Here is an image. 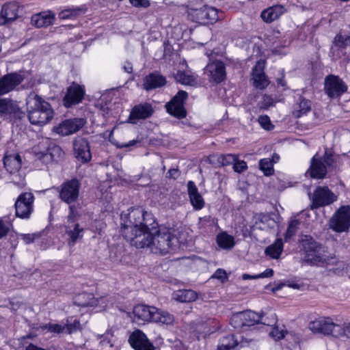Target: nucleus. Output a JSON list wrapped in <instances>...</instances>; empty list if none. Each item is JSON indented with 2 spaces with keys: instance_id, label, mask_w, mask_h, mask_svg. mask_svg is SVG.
<instances>
[{
  "instance_id": "obj_1",
  "label": "nucleus",
  "mask_w": 350,
  "mask_h": 350,
  "mask_svg": "<svg viewBox=\"0 0 350 350\" xmlns=\"http://www.w3.org/2000/svg\"><path fill=\"white\" fill-rule=\"evenodd\" d=\"M128 219L131 225L124 224L122 233L132 245L161 255L169 252L176 238L169 229L158 227L152 213L140 207L132 208Z\"/></svg>"
},
{
  "instance_id": "obj_2",
  "label": "nucleus",
  "mask_w": 350,
  "mask_h": 350,
  "mask_svg": "<svg viewBox=\"0 0 350 350\" xmlns=\"http://www.w3.org/2000/svg\"><path fill=\"white\" fill-rule=\"evenodd\" d=\"M26 105L32 124L42 126L53 119L54 112L51 105L35 92L28 95Z\"/></svg>"
},
{
  "instance_id": "obj_3",
  "label": "nucleus",
  "mask_w": 350,
  "mask_h": 350,
  "mask_svg": "<svg viewBox=\"0 0 350 350\" xmlns=\"http://www.w3.org/2000/svg\"><path fill=\"white\" fill-rule=\"evenodd\" d=\"M301 241L304 252V260L308 264L326 266L336 262L335 256L328 253L325 247L316 242L312 237L305 235Z\"/></svg>"
},
{
  "instance_id": "obj_4",
  "label": "nucleus",
  "mask_w": 350,
  "mask_h": 350,
  "mask_svg": "<svg viewBox=\"0 0 350 350\" xmlns=\"http://www.w3.org/2000/svg\"><path fill=\"white\" fill-rule=\"evenodd\" d=\"M70 212L65 224L66 234L68 237V244L73 246L78 241L81 240L84 229L77 221L79 215L74 206H70Z\"/></svg>"
},
{
  "instance_id": "obj_5",
  "label": "nucleus",
  "mask_w": 350,
  "mask_h": 350,
  "mask_svg": "<svg viewBox=\"0 0 350 350\" xmlns=\"http://www.w3.org/2000/svg\"><path fill=\"white\" fill-rule=\"evenodd\" d=\"M222 13L213 7L203 5L200 8H191L188 11V17L192 21L202 23H214L221 18Z\"/></svg>"
},
{
  "instance_id": "obj_6",
  "label": "nucleus",
  "mask_w": 350,
  "mask_h": 350,
  "mask_svg": "<svg viewBox=\"0 0 350 350\" xmlns=\"http://www.w3.org/2000/svg\"><path fill=\"white\" fill-rule=\"evenodd\" d=\"M334 162L333 154L325 152L323 157L314 156L311 160L310 168L307 173L313 178H323L327 173V168Z\"/></svg>"
},
{
  "instance_id": "obj_7",
  "label": "nucleus",
  "mask_w": 350,
  "mask_h": 350,
  "mask_svg": "<svg viewBox=\"0 0 350 350\" xmlns=\"http://www.w3.org/2000/svg\"><path fill=\"white\" fill-rule=\"evenodd\" d=\"M260 315L252 310H245L234 314L230 319L234 329L246 331L247 327L260 323Z\"/></svg>"
},
{
  "instance_id": "obj_8",
  "label": "nucleus",
  "mask_w": 350,
  "mask_h": 350,
  "mask_svg": "<svg viewBox=\"0 0 350 350\" xmlns=\"http://www.w3.org/2000/svg\"><path fill=\"white\" fill-rule=\"evenodd\" d=\"M308 328L314 334H321L325 336L338 334L339 324L335 323L329 317H321L308 324Z\"/></svg>"
},
{
  "instance_id": "obj_9",
  "label": "nucleus",
  "mask_w": 350,
  "mask_h": 350,
  "mask_svg": "<svg viewBox=\"0 0 350 350\" xmlns=\"http://www.w3.org/2000/svg\"><path fill=\"white\" fill-rule=\"evenodd\" d=\"M309 196L312 209L328 206L337 200V196L327 187H317L312 195L309 194Z\"/></svg>"
},
{
  "instance_id": "obj_10",
  "label": "nucleus",
  "mask_w": 350,
  "mask_h": 350,
  "mask_svg": "<svg viewBox=\"0 0 350 350\" xmlns=\"http://www.w3.org/2000/svg\"><path fill=\"white\" fill-rule=\"evenodd\" d=\"M329 226L337 232L347 231L350 226V206H341L330 219Z\"/></svg>"
},
{
  "instance_id": "obj_11",
  "label": "nucleus",
  "mask_w": 350,
  "mask_h": 350,
  "mask_svg": "<svg viewBox=\"0 0 350 350\" xmlns=\"http://www.w3.org/2000/svg\"><path fill=\"white\" fill-rule=\"evenodd\" d=\"M34 197L30 192L23 193L15 202L16 215L21 219H28L33 210Z\"/></svg>"
},
{
  "instance_id": "obj_12",
  "label": "nucleus",
  "mask_w": 350,
  "mask_h": 350,
  "mask_svg": "<svg viewBox=\"0 0 350 350\" xmlns=\"http://www.w3.org/2000/svg\"><path fill=\"white\" fill-rule=\"evenodd\" d=\"M188 94L185 91L179 90L174 98L166 104L167 111L178 119L185 118L187 112L184 107V102Z\"/></svg>"
},
{
  "instance_id": "obj_13",
  "label": "nucleus",
  "mask_w": 350,
  "mask_h": 350,
  "mask_svg": "<svg viewBox=\"0 0 350 350\" xmlns=\"http://www.w3.org/2000/svg\"><path fill=\"white\" fill-rule=\"evenodd\" d=\"M25 79L22 72H11L0 78V95H4L16 90Z\"/></svg>"
},
{
  "instance_id": "obj_14",
  "label": "nucleus",
  "mask_w": 350,
  "mask_h": 350,
  "mask_svg": "<svg viewBox=\"0 0 350 350\" xmlns=\"http://www.w3.org/2000/svg\"><path fill=\"white\" fill-rule=\"evenodd\" d=\"M80 183L77 179L64 183L59 191V198L67 204L75 202L79 195Z\"/></svg>"
},
{
  "instance_id": "obj_15",
  "label": "nucleus",
  "mask_w": 350,
  "mask_h": 350,
  "mask_svg": "<svg viewBox=\"0 0 350 350\" xmlns=\"http://www.w3.org/2000/svg\"><path fill=\"white\" fill-rule=\"evenodd\" d=\"M85 124L83 118H72L62 121L53 128V131L62 136L72 135L79 131Z\"/></svg>"
},
{
  "instance_id": "obj_16",
  "label": "nucleus",
  "mask_w": 350,
  "mask_h": 350,
  "mask_svg": "<svg viewBox=\"0 0 350 350\" xmlns=\"http://www.w3.org/2000/svg\"><path fill=\"white\" fill-rule=\"evenodd\" d=\"M345 83L334 75H329L325 80V91L331 98H336L347 91Z\"/></svg>"
},
{
  "instance_id": "obj_17",
  "label": "nucleus",
  "mask_w": 350,
  "mask_h": 350,
  "mask_svg": "<svg viewBox=\"0 0 350 350\" xmlns=\"http://www.w3.org/2000/svg\"><path fill=\"white\" fill-rule=\"evenodd\" d=\"M204 74L210 81L220 83L225 79L226 69L224 63L219 60L210 62L204 68Z\"/></svg>"
},
{
  "instance_id": "obj_18",
  "label": "nucleus",
  "mask_w": 350,
  "mask_h": 350,
  "mask_svg": "<svg viewBox=\"0 0 350 350\" xmlns=\"http://www.w3.org/2000/svg\"><path fill=\"white\" fill-rule=\"evenodd\" d=\"M154 109L150 103H144L135 105L128 118V122L137 124L141 120L149 118L153 113Z\"/></svg>"
},
{
  "instance_id": "obj_19",
  "label": "nucleus",
  "mask_w": 350,
  "mask_h": 350,
  "mask_svg": "<svg viewBox=\"0 0 350 350\" xmlns=\"http://www.w3.org/2000/svg\"><path fill=\"white\" fill-rule=\"evenodd\" d=\"M85 91L83 88L73 82L67 89L66 94L63 98L64 105L66 107L81 103L83 98Z\"/></svg>"
},
{
  "instance_id": "obj_20",
  "label": "nucleus",
  "mask_w": 350,
  "mask_h": 350,
  "mask_svg": "<svg viewBox=\"0 0 350 350\" xmlns=\"http://www.w3.org/2000/svg\"><path fill=\"white\" fill-rule=\"evenodd\" d=\"M73 149L75 157L83 163L91 159L92 154L89 142L85 138L78 137L73 141Z\"/></svg>"
},
{
  "instance_id": "obj_21",
  "label": "nucleus",
  "mask_w": 350,
  "mask_h": 350,
  "mask_svg": "<svg viewBox=\"0 0 350 350\" xmlns=\"http://www.w3.org/2000/svg\"><path fill=\"white\" fill-rule=\"evenodd\" d=\"M129 342L135 350H154V347L141 330L134 331L129 336Z\"/></svg>"
},
{
  "instance_id": "obj_22",
  "label": "nucleus",
  "mask_w": 350,
  "mask_h": 350,
  "mask_svg": "<svg viewBox=\"0 0 350 350\" xmlns=\"http://www.w3.org/2000/svg\"><path fill=\"white\" fill-rule=\"evenodd\" d=\"M18 5L15 3H8L3 5L0 15V25H7L18 17Z\"/></svg>"
},
{
  "instance_id": "obj_23",
  "label": "nucleus",
  "mask_w": 350,
  "mask_h": 350,
  "mask_svg": "<svg viewBox=\"0 0 350 350\" xmlns=\"http://www.w3.org/2000/svg\"><path fill=\"white\" fill-rule=\"evenodd\" d=\"M157 312V308L144 304H137L133 310V313L135 319L144 322H152L154 313Z\"/></svg>"
},
{
  "instance_id": "obj_24",
  "label": "nucleus",
  "mask_w": 350,
  "mask_h": 350,
  "mask_svg": "<svg viewBox=\"0 0 350 350\" xmlns=\"http://www.w3.org/2000/svg\"><path fill=\"white\" fill-rule=\"evenodd\" d=\"M55 18V14L51 11L42 12L32 16L31 24L41 28L51 25Z\"/></svg>"
},
{
  "instance_id": "obj_25",
  "label": "nucleus",
  "mask_w": 350,
  "mask_h": 350,
  "mask_svg": "<svg viewBox=\"0 0 350 350\" xmlns=\"http://www.w3.org/2000/svg\"><path fill=\"white\" fill-rule=\"evenodd\" d=\"M187 190L190 202L193 208L196 210L202 209L204 206V201L193 181L188 182Z\"/></svg>"
},
{
  "instance_id": "obj_26",
  "label": "nucleus",
  "mask_w": 350,
  "mask_h": 350,
  "mask_svg": "<svg viewBox=\"0 0 350 350\" xmlns=\"http://www.w3.org/2000/svg\"><path fill=\"white\" fill-rule=\"evenodd\" d=\"M253 79L254 85L259 89L265 88L269 81L264 72V62H258L253 69Z\"/></svg>"
},
{
  "instance_id": "obj_27",
  "label": "nucleus",
  "mask_w": 350,
  "mask_h": 350,
  "mask_svg": "<svg viewBox=\"0 0 350 350\" xmlns=\"http://www.w3.org/2000/svg\"><path fill=\"white\" fill-rule=\"evenodd\" d=\"M3 164L7 170L11 174L18 171L21 167V159L18 154H5L3 159Z\"/></svg>"
},
{
  "instance_id": "obj_28",
  "label": "nucleus",
  "mask_w": 350,
  "mask_h": 350,
  "mask_svg": "<svg viewBox=\"0 0 350 350\" xmlns=\"http://www.w3.org/2000/svg\"><path fill=\"white\" fill-rule=\"evenodd\" d=\"M165 79L157 72L150 74L144 79V88L146 90H150L159 88L165 83Z\"/></svg>"
},
{
  "instance_id": "obj_29",
  "label": "nucleus",
  "mask_w": 350,
  "mask_h": 350,
  "mask_svg": "<svg viewBox=\"0 0 350 350\" xmlns=\"http://www.w3.org/2000/svg\"><path fill=\"white\" fill-rule=\"evenodd\" d=\"M311 110L310 100L306 99L304 97L299 96L297 102L294 105L293 114L295 116L299 118L306 114Z\"/></svg>"
},
{
  "instance_id": "obj_30",
  "label": "nucleus",
  "mask_w": 350,
  "mask_h": 350,
  "mask_svg": "<svg viewBox=\"0 0 350 350\" xmlns=\"http://www.w3.org/2000/svg\"><path fill=\"white\" fill-rule=\"evenodd\" d=\"M174 78L177 82L185 85L196 86L198 84L196 76L189 72L178 70Z\"/></svg>"
},
{
  "instance_id": "obj_31",
  "label": "nucleus",
  "mask_w": 350,
  "mask_h": 350,
  "mask_svg": "<svg viewBox=\"0 0 350 350\" xmlns=\"http://www.w3.org/2000/svg\"><path fill=\"white\" fill-rule=\"evenodd\" d=\"M197 298V294L192 290L182 289L173 293V299L179 302H191Z\"/></svg>"
},
{
  "instance_id": "obj_32",
  "label": "nucleus",
  "mask_w": 350,
  "mask_h": 350,
  "mask_svg": "<svg viewBox=\"0 0 350 350\" xmlns=\"http://www.w3.org/2000/svg\"><path fill=\"white\" fill-rule=\"evenodd\" d=\"M152 322L161 325H171L174 322V317L169 312L157 308V312L154 314Z\"/></svg>"
},
{
  "instance_id": "obj_33",
  "label": "nucleus",
  "mask_w": 350,
  "mask_h": 350,
  "mask_svg": "<svg viewBox=\"0 0 350 350\" xmlns=\"http://www.w3.org/2000/svg\"><path fill=\"white\" fill-rule=\"evenodd\" d=\"M239 345L238 340L234 335L230 334L219 340L217 350H232Z\"/></svg>"
},
{
  "instance_id": "obj_34",
  "label": "nucleus",
  "mask_w": 350,
  "mask_h": 350,
  "mask_svg": "<svg viewBox=\"0 0 350 350\" xmlns=\"http://www.w3.org/2000/svg\"><path fill=\"white\" fill-rule=\"evenodd\" d=\"M256 226L262 230L268 231L275 228L276 221L269 215H261L256 222Z\"/></svg>"
},
{
  "instance_id": "obj_35",
  "label": "nucleus",
  "mask_w": 350,
  "mask_h": 350,
  "mask_svg": "<svg viewBox=\"0 0 350 350\" xmlns=\"http://www.w3.org/2000/svg\"><path fill=\"white\" fill-rule=\"evenodd\" d=\"M283 251V242L281 239H277L272 245L265 250L266 255L272 258L278 259Z\"/></svg>"
},
{
  "instance_id": "obj_36",
  "label": "nucleus",
  "mask_w": 350,
  "mask_h": 350,
  "mask_svg": "<svg viewBox=\"0 0 350 350\" xmlns=\"http://www.w3.org/2000/svg\"><path fill=\"white\" fill-rule=\"evenodd\" d=\"M217 243L224 250H230L235 244L234 237L226 232H221L217 236Z\"/></svg>"
},
{
  "instance_id": "obj_37",
  "label": "nucleus",
  "mask_w": 350,
  "mask_h": 350,
  "mask_svg": "<svg viewBox=\"0 0 350 350\" xmlns=\"http://www.w3.org/2000/svg\"><path fill=\"white\" fill-rule=\"evenodd\" d=\"M77 300L79 306L82 307L94 306L97 304V300L91 293H82L78 297Z\"/></svg>"
},
{
  "instance_id": "obj_38",
  "label": "nucleus",
  "mask_w": 350,
  "mask_h": 350,
  "mask_svg": "<svg viewBox=\"0 0 350 350\" xmlns=\"http://www.w3.org/2000/svg\"><path fill=\"white\" fill-rule=\"evenodd\" d=\"M334 43L339 47L345 48L350 45V33L340 32L334 38Z\"/></svg>"
},
{
  "instance_id": "obj_39",
  "label": "nucleus",
  "mask_w": 350,
  "mask_h": 350,
  "mask_svg": "<svg viewBox=\"0 0 350 350\" xmlns=\"http://www.w3.org/2000/svg\"><path fill=\"white\" fill-rule=\"evenodd\" d=\"M259 167L266 176L272 174L274 171L273 161L269 158L260 159L259 161Z\"/></svg>"
},
{
  "instance_id": "obj_40",
  "label": "nucleus",
  "mask_w": 350,
  "mask_h": 350,
  "mask_svg": "<svg viewBox=\"0 0 350 350\" xmlns=\"http://www.w3.org/2000/svg\"><path fill=\"white\" fill-rule=\"evenodd\" d=\"M64 152L59 146L53 145L47 149L45 155L49 156L52 160L55 161L61 158Z\"/></svg>"
},
{
  "instance_id": "obj_41",
  "label": "nucleus",
  "mask_w": 350,
  "mask_h": 350,
  "mask_svg": "<svg viewBox=\"0 0 350 350\" xmlns=\"http://www.w3.org/2000/svg\"><path fill=\"white\" fill-rule=\"evenodd\" d=\"M237 160V155L232 154H221L217 157V162L221 166L233 165Z\"/></svg>"
},
{
  "instance_id": "obj_42",
  "label": "nucleus",
  "mask_w": 350,
  "mask_h": 350,
  "mask_svg": "<svg viewBox=\"0 0 350 350\" xmlns=\"http://www.w3.org/2000/svg\"><path fill=\"white\" fill-rule=\"evenodd\" d=\"M278 16V13L271 8L264 10L261 13V18L266 23H271L277 19Z\"/></svg>"
},
{
  "instance_id": "obj_43",
  "label": "nucleus",
  "mask_w": 350,
  "mask_h": 350,
  "mask_svg": "<svg viewBox=\"0 0 350 350\" xmlns=\"http://www.w3.org/2000/svg\"><path fill=\"white\" fill-rule=\"evenodd\" d=\"M275 103V100L271 96L264 95L262 100L258 103V107L261 110H267L269 107H273Z\"/></svg>"
},
{
  "instance_id": "obj_44",
  "label": "nucleus",
  "mask_w": 350,
  "mask_h": 350,
  "mask_svg": "<svg viewBox=\"0 0 350 350\" xmlns=\"http://www.w3.org/2000/svg\"><path fill=\"white\" fill-rule=\"evenodd\" d=\"M43 329L54 334H60L65 330V326L57 323H48L42 327Z\"/></svg>"
},
{
  "instance_id": "obj_45",
  "label": "nucleus",
  "mask_w": 350,
  "mask_h": 350,
  "mask_svg": "<svg viewBox=\"0 0 350 350\" xmlns=\"http://www.w3.org/2000/svg\"><path fill=\"white\" fill-rule=\"evenodd\" d=\"M339 327L338 334H335L334 337L350 338V323L339 324Z\"/></svg>"
},
{
  "instance_id": "obj_46",
  "label": "nucleus",
  "mask_w": 350,
  "mask_h": 350,
  "mask_svg": "<svg viewBox=\"0 0 350 350\" xmlns=\"http://www.w3.org/2000/svg\"><path fill=\"white\" fill-rule=\"evenodd\" d=\"M299 224V221L297 219L292 220L289 223L286 232V236H285L286 240L287 239L292 237L296 233V231L298 228Z\"/></svg>"
},
{
  "instance_id": "obj_47",
  "label": "nucleus",
  "mask_w": 350,
  "mask_h": 350,
  "mask_svg": "<svg viewBox=\"0 0 350 350\" xmlns=\"http://www.w3.org/2000/svg\"><path fill=\"white\" fill-rule=\"evenodd\" d=\"M11 227L12 224L8 220L0 219V239L7 235Z\"/></svg>"
},
{
  "instance_id": "obj_48",
  "label": "nucleus",
  "mask_w": 350,
  "mask_h": 350,
  "mask_svg": "<svg viewBox=\"0 0 350 350\" xmlns=\"http://www.w3.org/2000/svg\"><path fill=\"white\" fill-rule=\"evenodd\" d=\"M258 122L265 130L271 131L273 129V125L271 124L269 117L267 115L259 116Z\"/></svg>"
},
{
  "instance_id": "obj_49",
  "label": "nucleus",
  "mask_w": 350,
  "mask_h": 350,
  "mask_svg": "<svg viewBox=\"0 0 350 350\" xmlns=\"http://www.w3.org/2000/svg\"><path fill=\"white\" fill-rule=\"evenodd\" d=\"M277 322V317L275 313H271L269 317L260 316V323L268 326H273Z\"/></svg>"
},
{
  "instance_id": "obj_50",
  "label": "nucleus",
  "mask_w": 350,
  "mask_h": 350,
  "mask_svg": "<svg viewBox=\"0 0 350 350\" xmlns=\"http://www.w3.org/2000/svg\"><path fill=\"white\" fill-rule=\"evenodd\" d=\"M285 333L286 332L284 329H279L278 327H273L269 332V335L275 340H278L283 338L285 336Z\"/></svg>"
},
{
  "instance_id": "obj_51",
  "label": "nucleus",
  "mask_w": 350,
  "mask_h": 350,
  "mask_svg": "<svg viewBox=\"0 0 350 350\" xmlns=\"http://www.w3.org/2000/svg\"><path fill=\"white\" fill-rule=\"evenodd\" d=\"M247 168V165L246 162L244 161L238 160V157H237V160L233 163V169L234 172L238 173H241L245 171Z\"/></svg>"
},
{
  "instance_id": "obj_52",
  "label": "nucleus",
  "mask_w": 350,
  "mask_h": 350,
  "mask_svg": "<svg viewBox=\"0 0 350 350\" xmlns=\"http://www.w3.org/2000/svg\"><path fill=\"white\" fill-rule=\"evenodd\" d=\"M68 11L69 12L68 14L70 19L76 18L79 15L85 13V10L82 7L68 8Z\"/></svg>"
},
{
  "instance_id": "obj_53",
  "label": "nucleus",
  "mask_w": 350,
  "mask_h": 350,
  "mask_svg": "<svg viewBox=\"0 0 350 350\" xmlns=\"http://www.w3.org/2000/svg\"><path fill=\"white\" fill-rule=\"evenodd\" d=\"M80 322L78 320H75L72 323H67L64 324L65 329H67L68 334H72L80 329Z\"/></svg>"
},
{
  "instance_id": "obj_54",
  "label": "nucleus",
  "mask_w": 350,
  "mask_h": 350,
  "mask_svg": "<svg viewBox=\"0 0 350 350\" xmlns=\"http://www.w3.org/2000/svg\"><path fill=\"white\" fill-rule=\"evenodd\" d=\"M214 224V219L209 215L200 217L199 219L198 225L200 228H204L206 226H213Z\"/></svg>"
},
{
  "instance_id": "obj_55",
  "label": "nucleus",
  "mask_w": 350,
  "mask_h": 350,
  "mask_svg": "<svg viewBox=\"0 0 350 350\" xmlns=\"http://www.w3.org/2000/svg\"><path fill=\"white\" fill-rule=\"evenodd\" d=\"M211 278L218 279L222 283L225 282L228 280L226 272L222 269H217Z\"/></svg>"
},
{
  "instance_id": "obj_56",
  "label": "nucleus",
  "mask_w": 350,
  "mask_h": 350,
  "mask_svg": "<svg viewBox=\"0 0 350 350\" xmlns=\"http://www.w3.org/2000/svg\"><path fill=\"white\" fill-rule=\"evenodd\" d=\"M38 237H39V235L36 234H21V238H22L23 241L26 244H29V243L33 242V241L36 239V238H37Z\"/></svg>"
},
{
  "instance_id": "obj_57",
  "label": "nucleus",
  "mask_w": 350,
  "mask_h": 350,
  "mask_svg": "<svg viewBox=\"0 0 350 350\" xmlns=\"http://www.w3.org/2000/svg\"><path fill=\"white\" fill-rule=\"evenodd\" d=\"M273 275V270L272 269H267L265 271L260 274H257L258 279L263 278H270Z\"/></svg>"
},
{
  "instance_id": "obj_58",
  "label": "nucleus",
  "mask_w": 350,
  "mask_h": 350,
  "mask_svg": "<svg viewBox=\"0 0 350 350\" xmlns=\"http://www.w3.org/2000/svg\"><path fill=\"white\" fill-rule=\"evenodd\" d=\"M169 177L172 178L174 179L176 178L179 176V172L177 169H170L167 172Z\"/></svg>"
},
{
  "instance_id": "obj_59",
  "label": "nucleus",
  "mask_w": 350,
  "mask_h": 350,
  "mask_svg": "<svg viewBox=\"0 0 350 350\" xmlns=\"http://www.w3.org/2000/svg\"><path fill=\"white\" fill-rule=\"evenodd\" d=\"M68 9L64 10L59 13V18L62 20L70 19Z\"/></svg>"
},
{
  "instance_id": "obj_60",
  "label": "nucleus",
  "mask_w": 350,
  "mask_h": 350,
  "mask_svg": "<svg viewBox=\"0 0 350 350\" xmlns=\"http://www.w3.org/2000/svg\"><path fill=\"white\" fill-rule=\"evenodd\" d=\"M123 68L127 73H131L133 72V66L130 62H125Z\"/></svg>"
},
{
  "instance_id": "obj_61",
  "label": "nucleus",
  "mask_w": 350,
  "mask_h": 350,
  "mask_svg": "<svg viewBox=\"0 0 350 350\" xmlns=\"http://www.w3.org/2000/svg\"><path fill=\"white\" fill-rule=\"evenodd\" d=\"M137 142V140H131L129 143L127 144H120L118 145V146L120 148H126V147H130V146H132L133 145H135L136 143Z\"/></svg>"
},
{
  "instance_id": "obj_62",
  "label": "nucleus",
  "mask_w": 350,
  "mask_h": 350,
  "mask_svg": "<svg viewBox=\"0 0 350 350\" xmlns=\"http://www.w3.org/2000/svg\"><path fill=\"white\" fill-rule=\"evenodd\" d=\"M254 277H257V275H249V274H247V273H244V274L242 275V278H243V280H247V279H258V278H254Z\"/></svg>"
},
{
  "instance_id": "obj_63",
  "label": "nucleus",
  "mask_w": 350,
  "mask_h": 350,
  "mask_svg": "<svg viewBox=\"0 0 350 350\" xmlns=\"http://www.w3.org/2000/svg\"><path fill=\"white\" fill-rule=\"evenodd\" d=\"M280 159V157L278 154L273 153L272 155V158L271 159V161H273V164L277 163Z\"/></svg>"
},
{
  "instance_id": "obj_64",
  "label": "nucleus",
  "mask_w": 350,
  "mask_h": 350,
  "mask_svg": "<svg viewBox=\"0 0 350 350\" xmlns=\"http://www.w3.org/2000/svg\"><path fill=\"white\" fill-rule=\"evenodd\" d=\"M253 338H245L243 336H241V340L240 341V344L241 346H243L244 342H249L250 341H252Z\"/></svg>"
}]
</instances>
